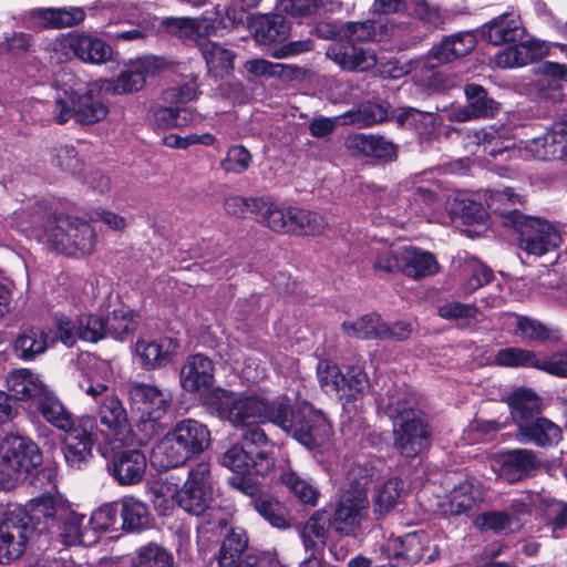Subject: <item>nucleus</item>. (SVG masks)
Masks as SVG:
<instances>
[{"mask_svg":"<svg viewBox=\"0 0 567 567\" xmlns=\"http://www.w3.org/2000/svg\"><path fill=\"white\" fill-rule=\"evenodd\" d=\"M535 59V53L526 43L506 47L495 55V64L502 69L520 68Z\"/></svg>","mask_w":567,"mask_h":567,"instance_id":"obj_46","label":"nucleus"},{"mask_svg":"<svg viewBox=\"0 0 567 567\" xmlns=\"http://www.w3.org/2000/svg\"><path fill=\"white\" fill-rule=\"evenodd\" d=\"M326 55L347 72H364L377 64L372 50L341 40L329 44Z\"/></svg>","mask_w":567,"mask_h":567,"instance_id":"obj_16","label":"nucleus"},{"mask_svg":"<svg viewBox=\"0 0 567 567\" xmlns=\"http://www.w3.org/2000/svg\"><path fill=\"white\" fill-rule=\"evenodd\" d=\"M343 382L340 386V398L347 400L357 399L368 392L370 388L367 373L360 367H351L343 373Z\"/></svg>","mask_w":567,"mask_h":567,"instance_id":"obj_50","label":"nucleus"},{"mask_svg":"<svg viewBox=\"0 0 567 567\" xmlns=\"http://www.w3.org/2000/svg\"><path fill=\"white\" fill-rule=\"evenodd\" d=\"M514 334L522 341H546L550 338V330L536 319L518 316Z\"/></svg>","mask_w":567,"mask_h":567,"instance_id":"obj_56","label":"nucleus"},{"mask_svg":"<svg viewBox=\"0 0 567 567\" xmlns=\"http://www.w3.org/2000/svg\"><path fill=\"white\" fill-rule=\"evenodd\" d=\"M155 503L161 506L162 503H177L185 512L200 516L207 511H214V491H205L198 487L183 485L181 489L172 484H162L156 489Z\"/></svg>","mask_w":567,"mask_h":567,"instance_id":"obj_13","label":"nucleus"},{"mask_svg":"<svg viewBox=\"0 0 567 567\" xmlns=\"http://www.w3.org/2000/svg\"><path fill=\"white\" fill-rule=\"evenodd\" d=\"M435 257L415 247H404L402 252V271L408 277L420 279L439 272Z\"/></svg>","mask_w":567,"mask_h":567,"instance_id":"obj_31","label":"nucleus"},{"mask_svg":"<svg viewBox=\"0 0 567 567\" xmlns=\"http://www.w3.org/2000/svg\"><path fill=\"white\" fill-rule=\"evenodd\" d=\"M413 16L433 28H442L445 23V13L440 7L426 0H414Z\"/></svg>","mask_w":567,"mask_h":567,"instance_id":"obj_63","label":"nucleus"},{"mask_svg":"<svg viewBox=\"0 0 567 567\" xmlns=\"http://www.w3.org/2000/svg\"><path fill=\"white\" fill-rule=\"evenodd\" d=\"M296 207H280L270 198H264L261 205V221L274 231L291 233L293 228V212Z\"/></svg>","mask_w":567,"mask_h":567,"instance_id":"obj_38","label":"nucleus"},{"mask_svg":"<svg viewBox=\"0 0 567 567\" xmlns=\"http://www.w3.org/2000/svg\"><path fill=\"white\" fill-rule=\"evenodd\" d=\"M403 248L393 245L373 249L372 268L377 272L392 274L402 269Z\"/></svg>","mask_w":567,"mask_h":567,"instance_id":"obj_51","label":"nucleus"},{"mask_svg":"<svg viewBox=\"0 0 567 567\" xmlns=\"http://www.w3.org/2000/svg\"><path fill=\"white\" fill-rule=\"evenodd\" d=\"M3 463L10 467L9 472L20 482L37 472V480L51 481L50 470L39 471L42 464V454L38 445L29 439L19 435L8 436L0 451Z\"/></svg>","mask_w":567,"mask_h":567,"instance_id":"obj_10","label":"nucleus"},{"mask_svg":"<svg viewBox=\"0 0 567 567\" xmlns=\"http://www.w3.org/2000/svg\"><path fill=\"white\" fill-rule=\"evenodd\" d=\"M210 444V432L206 425L186 419L178 422L153 450L152 460L159 467L168 470L184 465L203 453Z\"/></svg>","mask_w":567,"mask_h":567,"instance_id":"obj_5","label":"nucleus"},{"mask_svg":"<svg viewBox=\"0 0 567 567\" xmlns=\"http://www.w3.org/2000/svg\"><path fill=\"white\" fill-rule=\"evenodd\" d=\"M105 333L114 339H122L124 336L136 329V320L133 312L125 308L115 309L104 320Z\"/></svg>","mask_w":567,"mask_h":567,"instance_id":"obj_49","label":"nucleus"},{"mask_svg":"<svg viewBox=\"0 0 567 567\" xmlns=\"http://www.w3.org/2000/svg\"><path fill=\"white\" fill-rule=\"evenodd\" d=\"M69 48L82 62L104 64L113 59V49L104 40L87 33H72L64 39Z\"/></svg>","mask_w":567,"mask_h":567,"instance_id":"obj_19","label":"nucleus"},{"mask_svg":"<svg viewBox=\"0 0 567 567\" xmlns=\"http://www.w3.org/2000/svg\"><path fill=\"white\" fill-rule=\"evenodd\" d=\"M522 442L546 447L557 445L563 439V431L556 423L544 416H536L518 427Z\"/></svg>","mask_w":567,"mask_h":567,"instance_id":"obj_22","label":"nucleus"},{"mask_svg":"<svg viewBox=\"0 0 567 567\" xmlns=\"http://www.w3.org/2000/svg\"><path fill=\"white\" fill-rule=\"evenodd\" d=\"M128 395L133 409L141 412L143 422L162 419L172 402L169 391L145 383L133 384L130 388Z\"/></svg>","mask_w":567,"mask_h":567,"instance_id":"obj_14","label":"nucleus"},{"mask_svg":"<svg viewBox=\"0 0 567 567\" xmlns=\"http://www.w3.org/2000/svg\"><path fill=\"white\" fill-rule=\"evenodd\" d=\"M202 55L206 62L208 73L223 78L234 66V53L216 42L202 40L198 43Z\"/></svg>","mask_w":567,"mask_h":567,"instance_id":"obj_34","label":"nucleus"},{"mask_svg":"<svg viewBox=\"0 0 567 567\" xmlns=\"http://www.w3.org/2000/svg\"><path fill=\"white\" fill-rule=\"evenodd\" d=\"M374 34L373 24L370 21L347 22L340 27L339 38L341 41L354 44L370 40Z\"/></svg>","mask_w":567,"mask_h":567,"instance_id":"obj_64","label":"nucleus"},{"mask_svg":"<svg viewBox=\"0 0 567 567\" xmlns=\"http://www.w3.org/2000/svg\"><path fill=\"white\" fill-rule=\"evenodd\" d=\"M458 274L464 292L472 293L493 279V271L475 257L460 258Z\"/></svg>","mask_w":567,"mask_h":567,"instance_id":"obj_35","label":"nucleus"},{"mask_svg":"<svg viewBox=\"0 0 567 567\" xmlns=\"http://www.w3.org/2000/svg\"><path fill=\"white\" fill-rule=\"evenodd\" d=\"M382 321L378 315H365L354 321L342 323L344 333L350 338L357 339H377L382 336Z\"/></svg>","mask_w":567,"mask_h":567,"instance_id":"obj_44","label":"nucleus"},{"mask_svg":"<svg viewBox=\"0 0 567 567\" xmlns=\"http://www.w3.org/2000/svg\"><path fill=\"white\" fill-rule=\"evenodd\" d=\"M27 27L31 29H60L69 28L84 19V12L80 8L51 9L39 8L25 13Z\"/></svg>","mask_w":567,"mask_h":567,"instance_id":"obj_21","label":"nucleus"},{"mask_svg":"<svg viewBox=\"0 0 567 567\" xmlns=\"http://www.w3.org/2000/svg\"><path fill=\"white\" fill-rule=\"evenodd\" d=\"M381 402L393 421V447L400 455L415 457L430 447L432 433L425 415L412 406L405 392H389Z\"/></svg>","mask_w":567,"mask_h":567,"instance_id":"obj_2","label":"nucleus"},{"mask_svg":"<svg viewBox=\"0 0 567 567\" xmlns=\"http://www.w3.org/2000/svg\"><path fill=\"white\" fill-rule=\"evenodd\" d=\"M214 363L200 353L190 355L186 359L181 370V385L190 393L205 394V396L214 389Z\"/></svg>","mask_w":567,"mask_h":567,"instance_id":"obj_17","label":"nucleus"},{"mask_svg":"<svg viewBox=\"0 0 567 567\" xmlns=\"http://www.w3.org/2000/svg\"><path fill=\"white\" fill-rule=\"evenodd\" d=\"M96 414L101 425L114 437L123 441L121 436L128 433L130 425L122 401L114 394L105 395L97 408Z\"/></svg>","mask_w":567,"mask_h":567,"instance_id":"obj_24","label":"nucleus"},{"mask_svg":"<svg viewBox=\"0 0 567 567\" xmlns=\"http://www.w3.org/2000/svg\"><path fill=\"white\" fill-rule=\"evenodd\" d=\"M466 104L452 109L447 114L450 122H468L494 116L499 103L492 99L487 91L478 84L470 83L464 87Z\"/></svg>","mask_w":567,"mask_h":567,"instance_id":"obj_15","label":"nucleus"},{"mask_svg":"<svg viewBox=\"0 0 567 567\" xmlns=\"http://www.w3.org/2000/svg\"><path fill=\"white\" fill-rule=\"evenodd\" d=\"M486 203L493 213L501 216L505 226L518 230L519 247L528 255L543 256L560 245V234L550 223L524 216L514 208L522 204V197L511 188L491 190Z\"/></svg>","mask_w":567,"mask_h":567,"instance_id":"obj_1","label":"nucleus"},{"mask_svg":"<svg viewBox=\"0 0 567 567\" xmlns=\"http://www.w3.org/2000/svg\"><path fill=\"white\" fill-rule=\"evenodd\" d=\"M544 145L551 156L567 157V124L564 122L555 123L545 134Z\"/></svg>","mask_w":567,"mask_h":567,"instance_id":"obj_61","label":"nucleus"},{"mask_svg":"<svg viewBox=\"0 0 567 567\" xmlns=\"http://www.w3.org/2000/svg\"><path fill=\"white\" fill-rule=\"evenodd\" d=\"M64 509L61 506H55L53 498L51 497H39L31 504V509L28 513L31 517V522L44 519L45 528L52 527L61 511Z\"/></svg>","mask_w":567,"mask_h":567,"instance_id":"obj_59","label":"nucleus"},{"mask_svg":"<svg viewBox=\"0 0 567 567\" xmlns=\"http://www.w3.org/2000/svg\"><path fill=\"white\" fill-rule=\"evenodd\" d=\"M251 28L256 40L262 44L284 41L290 33V24L281 13L259 16Z\"/></svg>","mask_w":567,"mask_h":567,"instance_id":"obj_30","label":"nucleus"},{"mask_svg":"<svg viewBox=\"0 0 567 567\" xmlns=\"http://www.w3.org/2000/svg\"><path fill=\"white\" fill-rule=\"evenodd\" d=\"M495 362L502 367H535L539 369L540 360L533 351L520 348H505L495 355Z\"/></svg>","mask_w":567,"mask_h":567,"instance_id":"obj_55","label":"nucleus"},{"mask_svg":"<svg viewBox=\"0 0 567 567\" xmlns=\"http://www.w3.org/2000/svg\"><path fill=\"white\" fill-rule=\"evenodd\" d=\"M58 520L60 522L58 526L60 536L62 537L64 544L78 545L83 542V515L70 512L68 509H62Z\"/></svg>","mask_w":567,"mask_h":567,"instance_id":"obj_52","label":"nucleus"},{"mask_svg":"<svg viewBox=\"0 0 567 567\" xmlns=\"http://www.w3.org/2000/svg\"><path fill=\"white\" fill-rule=\"evenodd\" d=\"M146 80L142 73L133 65L131 69L122 72L114 81H103L105 92L113 94H127L141 90Z\"/></svg>","mask_w":567,"mask_h":567,"instance_id":"obj_53","label":"nucleus"},{"mask_svg":"<svg viewBox=\"0 0 567 567\" xmlns=\"http://www.w3.org/2000/svg\"><path fill=\"white\" fill-rule=\"evenodd\" d=\"M178 343L171 338L158 341L138 340L135 344L136 355L145 368H161L171 362Z\"/></svg>","mask_w":567,"mask_h":567,"instance_id":"obj_27","label":"nucleus"},{"mask_svg":"<svg viewBox=\"0 0 567 567\" xmlns=\"http://www.w3.org/2000/svg\"><path fill=\"white\" fill-rule=\"evenodd\" d=\"M118 504L121 529L136 532L148 525V509L143 502L133 496H127L120 501Z\"/></svg>","mask_w":567,"mask_h":567,"instance_id":"obj_39","label":"nucleus"},{"mask_svg":"<svg viewBox=\"0 0 567 567\" xmlns=\"http://www.w3.org/2000/svg\"><path fill=\"white\" fill-rule=\"evenodd\" d=\"M34 226L38 237L59 252L84 256L92 254L95 248V230L76 217L52 214L39 207Z\"/></svg>","mask_w":567,"mask_h":567,"instance_id":"obj_3","label":"nucleus"},{"mask_svg":"<svg viewBox=\"0 0 567 567\" xmlns=\"http://www.w3.org/2000/svg\"><path fill=\"white\" fill-rule=\"evenodd\" d=\"M506 401L517 427L540 415L542 400L532 390L516 389L507 396Z\"/></svg>","mask_w":567,"mask_h":567,"instance_id":"obj_29","label":"nucleus"},{"mask_svg":"<svg viewBox=\"0 0 567 567\" xmlns=\"http://www.w3.org/2000/svg\"><path fill=\"white\" fill-rule=\"evenodd\" d=\"M252 162L250 152L243 145H233L220 162V167L226 173L241 174L246 172Z\"/></svg>","mask_w":567,"mask_h":567,"instance_id":"obj_58","label":"nucleus"},{"mask_svg":"<svg viewBox=\"0 0 567 567\" xmlns=\"http://www.w3.org/2000/svg\"><path fill=\"white\" fill-rule=\"evenodd\" d=\"M147 466L145 455L138 450H125L115 453L107 463V471L122 486L142 482Z\"/></svg>","mask_w":567,"mask_h":567,"instance_id":"obj_18","label":"nucleus"},{"mask_svg":"<svg viewBox=\"0 0 567 567\" xmlns=\"http://www.w3.org/2000/svg\"><path fill=\"white\" fill-rule=\"evenodd\" d=\"M329 526H331L330 515L324 509H318L299 527V535L306 550L321 554L327 544Z\"/></svg>","mask_w":567,"mask_h":567,"instance_id":"obj_26","label":"nucleus"},{"mask_svg":"<svg viewBox=\"0 0 567 567\" xmlns=\"http://www.w3.org/2000/svg\"><path fill=\"white\" fill-rule=\"evenodd\" d=\"M317 375L321 388L327 393H340V386L343 382V373L339 367L330 361H320L317 368Z\"/></svg>","mask_w":567,"mask_h":567,"instance_id":"obj_62","label":"nucleus"},{"mask_svg":"<svg viewBox=\"0 0 567 567\" xmlns=\"http://www.w3.org/2000/svg\"><path fill=\"white\" fill-rule=\"evenodd\" d=\"M474 525L481 532L501 534L519 528L520 523L505 511H487L475 518Z\"/></svg>","mask_w":567,"mask_h":567,"instance_id":"obj_40","label":"nucleus"},{"mask_svg":"<svg viewBox=\"0 0 567 567\" xmlns=\"http://www.w3.org/2000/svg\"><path fill=\"white\" fill-rule=\"evenodd\" d=\"M279 481L292 492L300 502L312 506L317 504L319 496L317 488L291 468L284 470L279 476Z\"/></svg>","mask_w":567,"mask_h":567,"instance_id":"obj_43","label":"nucleus"},{"mask_svg":"<svg viewBox=\"0 0 567 567\" xmlns=\"http://www.w3.org/2000/svg\"><path fill=\"white\" fill-rule=\"evenodd\" d=\"M522 21L514 13L501 14L482 27L483 38L494 45L514 42L522 38Z\"/></svg>","mask_w":567,"mask_h":567,"instance_id":"obj_25","label":"nucleus"},{"mask_svg":"<svg viewBox=\"0 0 567 567\" xmlns=\"http://www.w3.org/2000/svg\"><path fill=\"white\" fill-rule=\"evenodd\" d=\"M371 481L372 474L362 475L357 482L358 488L346 492L336 504L330 515V525L337 534L357 536L360 533L369 507V499L363 491Z\"/></svg>","mask_w":567,"mask_h":567,"instance_id":"obj_9","label":"nucleus"},{"mask_svg":"<svg viewBox=\"0 0 567 567\" xmlns=\"http://www.w3.org/2000/svg\"><path fill=\"white\" fill-rule=\"evenodd\" d=\"M481 501V494L472 482L465 480L455 485L449 494V512L454 515L463 514Z\"/></svg>","mask_w":567,"mask_h":567,"instance_id":"obj_41","label":"nucleus"},{"mask_svg":"<svg viewBox=\"0 0 567 567\" xmlns=\"http://www.w3.org/2000/svg\"><path fill=\"white\" fill-rule=\"evenodd\" d=\"M105 91L102 82L93 83L85 93L63 90L58 92L52 114L56 123L64 124L70 118H75L81 124H94L102 121L109 113V106L101 97Z\"/></svg>","mask_w":567,"mask_h":567,"instance_id":"obj_7","label":"nucleus"},{"mask_svg":"<svg viewBox=\"0 0 567 567\" xmlns=\"http://www.w3.org/2000/svg\"><path fill=\"white\" fill-rule=\"evenodd\" d=\"M271 423L291 435L308 450L327 446L331 437V426L326 416L310 404L293 408L290 400L275 399Z\"/></svg>","mask_w":567,"mask_h":567,"instance_id":"obj_4","label":"nucleus"},{"mask_svg":"<svg viewBox=\"0 0 567 567\" xmlns=\"http://www.w3.org/2000/svg\"><path fill=\"white\" fill-rule=\"evenodd\" d=\"M39 410L49 423L62 431L72 429L76 423L61 401L49 390L39 398Z\"/></svg>","mask_w":567,"mask_h":567,"instance_id":"obj_37","label":"nucleus"},{"mask_svg":"<svg viewBox=\"0 0 567 567\" xmlns=\"http://www.w3.org/2000/svg\"><path fill=\"white\" fill-rule=\"evenodd\" d=\"M405 492L404 482L398 477L385 481L377 489L373 501V512L378 517L389 514L403 497Z\"/></svg>","mask_w":567,"mask_h":567,"instance_id":"obj_36","label":"nucleus"},{"mask_svg":"<svg viewBox=\"0 0 567 567\" xmlns=\"http://www.w3.org/2000/svg\"><path fill=\"white\" fill-rule=\"evenodd\" d=\"M248 549V537L245 529L231 527L224 536L216 555L219 567H234L245 557Z\"/></svg>","mask_w":567,"mask_h":567,"instance_id":"obj_33","label":"nucleus"},{"mask_svg":"<svg viewBox=\"0 0 567 567\" xmlns=\"http://www.w3.org/2000/svg\"><path fill=\"white\" fill-rule=\"evenodd\" d=\"M133 567H174L171 551L161 545L150 543L137 549L132 563Z\"/></svg>","mask_w":567,"mask_h":567,"instance_id":"obj_42","label":"nucleus"},{"mask_svg":"<svg viewBox=\"0 0 567 567\" xmlns=\"http://www.w3.org/2000/svg\"><path fill=\"white\" fill-rule=\"evenodd\" d=\"M205 405L218 417L229 421L235 426H249L269 421L275 411V400L257 395H237L236 393L217 388L204 398Z\"/></svg>","mask_w":567,"mask_h":567,"instance_id":"obj_6","label":"nucleus"},{"mask_svg":"<svg viewBox=\"0 0 567 567\" xmlns=\"http://www.w3.org/2000/svg\"><path fill=\"white\" fill-rule=\"evenodd\" d=\"M35 529V523L23 507L8 505L0 518V564L19 559Z\"/></svg>","mask_w":567,"mask_h":567,"instance_id":"obj_8","label":"nucleus"},{"mask_svg":"<svg viewBox=\"0 0 567 567\" xmlns=\"http://www.w3.org/2000/svg\"><path fill=\"white\" fill-rule=\"evenodd\" d=\"M381 555L391 566L406 567L422 559L426 563L435 560L439 548L436 545L431 546L427 534L420 530L389 538L381 548Z\"/></svg>","mask_w":567,"mask_h":567,"instance_id":"obj_11","label":"nucleus"},{"mask_svg":"<svg viewBox=\"0 0 567 567\" xmlns=\"http://www.w3.org/2000/svg\"><path fill=\"white\" fill-rule=\"evenodd\" d=\"M65 432L62 447L64 458L71 467L81 468L92 456L97 433L96 420L91 415L81 416L75 425Z\"/></svg>","mask_w":567,"mask_h":567,"instance_id":"obj_12","label":"nucleus"},{"mask_svg":"<svg viewBox=\"0 0 567 567\" xmlns=\"http://www.w3.org/2000/svg\"><path fill=\"white\" fill-rule=\"evenodd\" d=\"M393 117L401 127L415 131L422 140L433 137L441 124L440 117L433 112H424L411 106L400 107Z\"/></svg>","mask_w":567,"mask_h":567,"instance_id":"obj_23","label":"nucleus"},{"mask_svg":"<svg viewBox=\"0 0 567 567\" xmlns=\"http://www.w3.org/2000/svg\"><path fill=\"white\" fill-rule=\"evenodd\" d=\"M389 116L388 107L383 104L368 102L349 112L347 117L349 123L358 127H369L385 121Z\"/></svg>","mask_w":567,"mask_h":567,"instance_id":"obj_47","label":"nucleus"},{"mask_svg":"<svg viewBox=\"0 0 567 567\" xmlns=\"http://www.w3.org/2000/svg\"><path fill=\"white\" fill-rule=\"evenodd\" d=\"M498 474L507 482L514 483L528 476L539 467L536 452L527 449H514L505 452L498 460Z\"/></svg>","mask_w":567,"mask_h":567,"instance_id":"obj_20","label":"nucleus"},{"mask_svg":"<svg viewBox=\"0 0 567 567\" xmlns=\"http://www.w3.org/2000/svg\"><path fill=\"white\" fill-rule=\"evenodd\" d=\"M92 528L101 532L121 529L120 504L109 503L94 511L90 518Z\"/></svg>","mask_w":567,"mask_h":567,"instance_id":"obj_54","label":"nucleus"},{"mask_svg":"<svg viewBox=\"0 0 567 567\" xmlns=\"http://www.w3.org/2000/svg\"><path fill=\"white\" fill-rule=\"evenodd\" d=\"M477 138L483 152L493 157L515 146L513 138L504 136L493 127L478 132Z\"/></svg>","mask_w":567,"mask_h":567,"instance_id":"obj_57","label":"nucleus"},{"mask_svg":"<svg viewBox=\"0 0 567 567\" xmlns=\"http://www.w3.org/2000/svg\"><path fill=\"white\" fill-rule=\"evenodd\" d=\"M7 386L17 400L39 399L48 390L40 377L25 368L11 371L7 377Z\"/></svg>","mask_w":567,"mask_h":567,"instance_id":"obj_28","label":"nucleus"},{"mask_svg":"<svg viewBox=\"0 0 567 567\" xmlns=\"http://www.w3.org/2000/svg\"><path fill=\"white\" fill-rule=\"evenodd\" d=\"M293 218L292 234L296 235L317 236L328 227V223L321 215L306 209L296 207Z\"/></svg>","mask_w":567,"mask_h":567,"instance_id":"obj_48","label":"nucleus"},{"mask_svg":"<svg viewBox=\"0 0 567 567\" xmlns=\"http://www.w3.org/2000/svg\"><path fill=\"white\" fill-rule=\"evenodd\" d=\"M76 333L79 339L89 342H97L106 337L104 320L93 315H84L78 318Z\"/></svg>","mask_w":567,"mask_h":567,"instance_id":"obj_60","label":"nucleus"},{"mask_svg":"<svg viewBox=\"0 0 567 567\" xmlns=\"http://www.w3.org/2000/svg\"><path fill=\"white\" fill-rule=\"evenodd\" d=\"M48 347V333L41 328L29 327L14 339L13 352L17 358L31 361L44 353Z\"/></svg>","mask_w":567,"mask_h":567,"instance_id":"obj_32","label":"nucleus"},{"mask_svg":"<svg viewBox=\"0 0 567 567\" xmlns=\"http://www.w3.org/2000/svg\"><path fill=\"white\" fill-rule=\"evenodd\" d=\"M255 509L267 519L272 526L286 528L287 509L286 507L268 494H260L254 499Z\"/></svg>","mask_w":567,"mask_h":567,"instance_id":"obj_45","label":"nucleus"}]
</instances>
